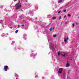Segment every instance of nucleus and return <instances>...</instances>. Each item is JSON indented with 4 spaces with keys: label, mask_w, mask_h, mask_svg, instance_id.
Instances as JSON below:
<instances>
[{
    "label": "nucleus",
    "mask_w": 79,
    "mask_h": 79,
    "mask_svg": "<svg viewBox=\"0 0 79 79\" xmlns=\"http://www.w3.org/2000/svg\"><path fill=\"white\" fill-rule=\"evenodd\" d=\"M15 7L16 10H18L19 8L21 7V3H18L15 5Z\"/></svg>",
    "instance_id": "f257e3e1"
},
{
    "label": "nucleus",
    "mask_w": 79,
    "mask_h": 79,
    "mask_svg": "<svg viewBox=\"0 0 79 79\" xmlns=\"http://www.w3.org/2000/svg\"><path fill=\"white\" fill-rule=\"evenodd\" d=\"M63 71V69L61 68H60L59 69V71H58V72L59 74H61L62 73V71Z\"/></svg>",
    "instance_id": "f03ea898"
},
{
    "label": "nucleus",
    "mask_w": 79,
    "mask_h": 79,
    "mask_svg": "<svg viewBox=\"0 0 79 79\" xmlns=\"http://www.w3.org/2000/svg\"><path fill=\"white\" fill-rule=\"evenodd\" d=\"M7 69H8V66L5 65L4 66V69L5 71H7Z\"/></svg>",
    "instance_id": "7ed1b4c3"
},
{
    "label": "nucleus",
    "mask_w": 79,
    "mask_h": 79,
    "mask_svg": "<svg viewBox=\"0 0 79 79\" xmlns=\"http://www.w3.org/2000/svg\"><path fill=\"white\" fill-rule=\"evenodd\" d=\"M69 40V38H67V39L66 38H64V42H65V44H66V42H67V40Z\"/></svg>",
    "instance_id": "20e7f679"
},
{
    "label": "nucleus",
    "mask_w": 79,
    "mask_h": 79,
    "mask_svg": "<svg viewBox=\"0 0 79 79\" xmlns=\"http://www.w3.org/2000/svg\"><path fill=\"white\" fill-rule=\"evenodd\" d=\"M69 64L68 63H67L66 64V67H69Z\"/></svg>",
    "instance_id": "39448f33"
},
{
    "label": "nucleus",
    "mask_w": 79,
    "mask_h": 79,
    "mask_svg": "<svg viewBox=\"0 0 79 79\" xmlns=\"http://www.w3.org/2000/svg\"><path fill=\"white\" fill-rule=\"evenodd\" d=\"M62 1H63V0H60L58 2L59 3H60L62 2Z\"/></svg>",
    "instance_id": "423d86ee"
},
{
    "label": "nucleus",
    "mask_w": 79,
    "mask_h": 79,
    "mask_svg": "<svg viewBox=\"0 0 79 79\" xmlns=\"http://www.w3.org/2000/svg\"><path fill=\"white\" fill-rule=\"evenodd\" d=\"M58 56H60V52L59 51V52H58Z\"/></svg>",
    "instance_id": "0eeeda50"
},
{
    "label": "nucleus",
    "mask_w": 79,
    "mask_h": 79,
    "mask_svg": "<svg viewBox=\"0 0 79 79\" xmlns=\"http://www.w3.org/2000/svg\"><path fill=\"white\" fill-rule=\"evenodd\" d=\"M52 19H56V17H52Z\"/></svg>",
    "instance_id": "6e6552de"
},
{
    "label": "nucleus",
    "mask_w": 79,
    "mask_h": 79,
    "mask_svg": "<svg viewBox=\"0 0 79 79\" xmlns=\"http://www.w3.org/2000/svg\"><path fill=\"white\" fill-rule=\"evenodd\" d=\"M53 36L54 37H57V35H53Z\"/></svg>",
    "instance_id": "1a4fd4ad"
},
{
    "label": "nucleus",
    "mask_w": 79,
    "mask_h": 79,
    "mask_svg": "<svg viewBox=\"0 0 79 79\" xmlns=\"http://www.w3.org/2000/svg\"><path fill=\"white\" fill-rule=\"evenodd\" d=\"M18 30H16L15 31V33H18Z\"/></svg>",
    "instance_id": "9d476101"
},
{
    "label": "nucleus",
    "mask_w": 79,
    "mask_h": 79,
    "mask_svg": "<svg viewBox=\"0 0 79 79\" xmlns=\"http://www.w3.org/2000/svg\"><path fill=\"white\" fill-rule=\"evenodd\" d=\"M63 12H66V9H65L63 11Z\"/></svg>",
    "instance_id": "9b49d317"
},
{
    "label": "nucleus",
    "mask_w": 79,
    "mask_h": 79,
    "mask_svg": "<svg viewBox=\"0 0 79 79\" xmlns=\"http://www.w3.org/2000/svg\"><path fill=\"white\" fill-rule=\"evenodd\" d=\"M68 16H69V17H71V15H70V14H68Z\"/></svg>",
    "instance_id": "f8f14e48"
},
{
    "label": "nucleus",
    "mask_w": 79,
    "mask_h": 79,
    "mask_svg": "<svg viewBox=\"0 0 79 79\" xmlns=\"http://www.w3.org/2000/svg\"><path fill=\"white\" fill-rule=\"evenodd\" d=\"M60 13H61V11H59L58 12V14Z\"/></svg>",
    "instance_id": "ddd939ff"
},
{
    "label": "nucleus",
    "mask_w": 79,
    "mask_h": 79,
    "mask_svg": "<svg viewBox=\"0 0 79 79\" xmlns=\"http://www.w3.org/2000/svg\"><path fill=\"white\" fill-rule=\"evenodd\" d=\"M61 19V16H60V17L59 18V19L60 20Z\"/></svg>",
    "instance_id": "4468645a"
},
{
    "label": "nucleus",
    "mask_w": 79,
    "mask_h": 79,
    "mask_svg": "<svg viewBox=\"0 0 79 79\" xmlns=\"http://www.w3.org/2000/svg\"><path fill=\"white\" fill-rule=\"evenodd\" d=\"M76 25H77V24H78V23L76 22Z\"/></svg>",
    "instance_id": "2eb2a0df"
},
{
    "label": "nucleus",
    "mask_w": 79,
    "mask_h": 79,
    "mask_svg": "<svg viewBox=\"0 0 79 79\" xmlns=\"http://www.w3.org/2000/svg\"><path fill=\"white\" fill-rule=\"evenodd\" d=\"M49 31H52V28H51L49 29Z\"/></svg>",
    "instance_id": "dca6fc26"
},
{
    "label": "nucleus",
    "mask_w": 79,
    "mask_h": 79,
    "mask_svg": "<svg viewBox=\"0 0 79 79\" xmlns=\"http://www.w3.org/2000/svg\"><path fill=\"white\" fill-rule=\"evenodd\" d=\"M65 54H64V55H63V56H64V57H65Z\"/></svg>",
    "instance_id": "f3484780"
},
{
    "label": "nucleus",
    "mask_w": 79,
    "mask_h": 79,
    "mask_svg": "<svg viewBox=\"0 0 79 79\" xmlns=\"http://www.w3.org/2000/svg\"><path fill=\"white\" fill-rule=\"evenodd\" d=\"M69 70H68V73L69 74Z\"/></svg>",
    "instance_id": "a211bd4d"
},
{
    "label": "nucleus",
    "mask_w": 79,
    "mask_h": 79,
    "mask_svg": "<svg viewBox=\"0 0 79 79\" xmlns=\"http://www.w3.org/2000/svg\"><path fill=\"white\" fill-rule=\"evenodd\" d=\"M73 27H74V24L73 23Z\"/></svg>",
    "instance_id": "6ab92c4d"
},
{
    "label": "nucleus",
    "mask_w": 79,
    "mask_h": 79,
    "mask_svg": "<svg viewBox=\"0 0 79 79\" xmlns=\"http://www.w3.org/2000/svg\"><path fill=\"white\" fill-rule=\"evenodd\" d=\"M66 16V15H64V18H65Z\"/></svg>",
    "instance_id": "aec40b11"
},
{
    "label": "nucleus",
    "mask_w": 79,
    "mask_h": 79,
    "mask_svg": "<svg viewBox=\"0 0 79 79\" xmlns=\"http://www.w3.org/2000/svg\"><path fill=\"white\" fill-rule=\"evenodd\" d=\"M17 1V0H14V2H16Z\"/></svg>",
    "instance_id": "412c9836"
},
{
    "label": "nucleus",
    "mask_w": 79,
    "mask_h": 79,
    "mask_svg": "<svg viewBox=\"0 0 79 79\" xmlns=\"http://www.w3.org/2000/svg\"><path fill=\"white\" fill-rule=\"evenodd\" d=\"M22 27H23L24 26V25H22Z\"/></svg>",
    "instance_id": "4be33fe9"
},
{
    "label": "nucleus",
    "mask_w": 79,
    "mask_h": 79,
    "mask_svg": "<svg viewBox=\"0 0 79 79\" xmlns=\"http://www.w3.org/2000/svg\"><path fill=\"white\" fill-rule=\"evenodd\" d=\"M61 55H62V56H63V54H61Z\"/></svg>",
    "instance_id": "5701e85b"
},
{
    "label": "nucleus",
    "mask_w": 79,
    "mask_h": 79,
    "mask_svg": "<svg viewBox=\"0 0 79 79\" xmlns=\"http://www.w3.org/2000/svg\"><path fill=\"white\" fill-rule=\"evenodd\" d=\"M19 25H18V28H19Z\"/></svg>",
    "instance_id": "b1692460"
},
{
    "label": "nucleus",
    "mask_w": 79,
    "mask_h": 79,
    "mask_svg": "<svg viewBox=\"0 0 79 79\" xmlns=\"http://www.w3.org/2000/svg\"><path fill=\"white\" fill-rule=\"evenodd\" d=\"M10 27V28H11V29H12V27Z\"/></svg>",
    "instance_id": "393cba45"
},
{
    "label": "nucleus",
    "mask_w": 79,
    "mask_h": 79,
    "mask_svg": "<svg viewBox=\"0 0 79 79\" xmlns=\"http://www.w3.org/2000/svg\"><path fill=\"white\" fill-rule=\"evenodd\" d=\"M52 29L53 30L54 29V27H53Z\"/></svg>",
    "instance_id": "a878e982"
},
{
    "label": "nucleus",
    "mask_w": 79,
    "mask_h": 79,
    "mask_svg": "<svg viewBox=\"0 0 79 79\" xmlns=\"http://www.w3.org/2000/svg\"><path fill=\"white\" fill-rule=\"evenodd\" d=\"M26 2H27V1H26Z\"/></svg>",
    "instance_id": "bb28decb"
},
{
    "label": "nucleus",
    "mask_w": 79,
    "mask_h": 79,
    "mask_svg": "<svg viewBox=\"0 0 79 79\" xmlns=\"http://www.w3.org/2000/svg\"><path fill=\"white\" fill-rule=\"evenodd\" d=\"M78 18H79V17H78Z\"/></svg>",
    "instance_id": "cd10ccee"
},
{
    "label": "nucleus",
    "mask_w": 79,
    "mask_h": 79,
    "mask_svg": "<svg viewBox=\"0 0 79 79\" xmlns=\"http://www.w3.org/2000/svg\"><path fill=\"white\" fill-rule=\"evenodd\" d=\"M68 62H67V63Z\"/></svg>",
    "instance_id": "c85d7f7f"
}]
</instances>
